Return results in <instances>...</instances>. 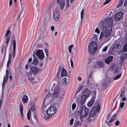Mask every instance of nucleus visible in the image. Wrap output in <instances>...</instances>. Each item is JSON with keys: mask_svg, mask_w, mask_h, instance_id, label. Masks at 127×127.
I'll use <instances>...</instances> for the list:
<instances>
[{"mask_svg": "<svg viewBox=\"0 0 127 127\" xmlns=\"http://www.w3.org/2000/svg\"><path fill=\"white\" fill-rule=\"evenodd\" d=\"M113 23V21L111 18H107L103 21L102 24V31L100 33L99 39L102 38L109 40L110 39Z\"/></svg>", "mask_w": 127, "mask_h": 127, "instance_id": "nucleus-1", "label": "nucleus"}, {"mask_svg": "<svg viewBox=\"0 0 127 127\" xmlns=\"http://www.w3.org/2000/svg\"><path fill=\"white\" fill-rule=\"evenodd\" d=\"M59 105L58 103L55 104V106L50 107L46 111V113L47 115L48 116L46 118V119L48 120L51 117V116L54 114L57 111V108L55 107H58Z\"/></svg>", "mask_w": 127, "mask_h": 127, "instance_id": "nucleus-2", "label": "nucleus"}, {"mask_svg": "<svg viewBox=\"0 0 127 127\" xmlns=\"http://www.w3.org/2000/svg\"><path fill=\"white\" fill-rule=\"evenodd\" d=\"M97 45L96 42L92 41L89 44L88 51L89 53L91 54H94L96 52Z\"/></svg>", "mask_w": 127, "mask_h": 127, "instance_id": "nucleus-3", "label": "nucleus"}, {"mask_svg": "<svg viewBox=\"0 0 127 127\" xmlns=\"http://www.w3.org/2000/svg\"><path fill=\"white\" fill-rule=\"evenodd\" d=\"M53 97L61 99L63 96L62 92L59 89V87L56 86L54 89V91L53 94Z\"/></svg>", "mask_w": 127, "mask_h": 127, "instance_id": "nucleus-4", "label": "nucleus"}, {"mask_svg": "<svg viewBox=\"0 0 127 127\" xmlns=\"http://www.w3.org/2000/svg\"><path fill=\"white\" fill-rule=\"evenodd\" d=\"M79 113L81 117H85L88 115L89 110L85 106H83L81 108Z\"/></svg>", "mask_w": 127, "mask_h": 127, "instance_id": "nucleus-5", "label": "nucleus"}, {"mask_svg": "<svg viewBox=\"0 0 127 127\" xmlns=\"http://www.w3.org/2000/svg\"><path fill=\"white\" fill-rule=\"evenodd\" d=\"M117 115L116 114H114L112 117L111 118L110 117V114H108L107 115L106 119L105 122L107 123V124L109 126L111 125V123L112 121L116 117Z\"/></svg>", "mask_w": 127, "mask_h": 127, "instance_id": "nucleus-6", "label": "nucleus"}, {"mask_svg": "<svg viewBox=\"0 0 127 127\" xmlns=\"http://www.w3.org/2000/svg\"><path fill=\"white\" fill-rule=\"evenodd\" d=\"M35 54L40 59H43L44 57V54L41 50H37L36 51Z\"/></svg>", "mask_w": 127, "mask_h": 127, "instance_id": "nucleus-7", "label": "nucleus"}, {"mask_svg": "<svg viewBox=\"0 0 127 127\" xmlns=\"http://www.w3.org/2000/svg\"><path fill=\"white\" fill-rule=\"evenodd\" d=\"M59 10L58 7H56L54 11V18L55 20L57 21L59 16Z\"/></svg>", "mask_w": 127, "mask_h": 127, "instance_id": "nucleus-8", "label": "nucleus"}, {"mask_svg": "<svg viewBox=\"0 0 127 127\" xmlns=\"http://www.w3.org/2000/svg\"><path fill=\"white\" fill-rule=\"evenodd\" d=\"M90 91L88 89H86L84 91L83 96V98L86 100L90 95Z\"/></svg>", "mask_w": 127, "mask_h": 127, "instance_id": "nucleus-9", "label": "nucleus"}, {"mask_svg": "<svg viewBox=\"0 0 127 127\" xmlns=\"http://www.w3.org/2000/svg\"><path fill=\"white\" fill-rule=\"evenodd\" d=\"M123 13L122 12H117L115 15L114 20L115 21L119 20L123 17Z\"/></svg>", "mask_w": 127, "mask_h": 127, "instance_id": "nucleus-10", "label": "nucleus"}, {"mask_svg": "<svg viewBox=\"0 0 127 127\" xmlns=\"http://www.w3.org/2000/svg\"><path fill=\"white\" fill-rule=\"evenodd\" d=\"M9 71L7 70H6V74L5 76L4 77L3 81L2 82V87L3 88L5 84L7 81V79L8 77Z\"/></svg>", "mask_w": 127, "mask_h": 127, "instance_id": "nucleus-11", "label": "nucleus"}, {"mask_svg": "<svg viewBox=\"0 0 127 127\" xmlns=\"http://www.w3.org/2000/svg\"><path fill=\"white\" fill-rule=\"evenodd\" d=\"M95 95L92 96L91 100L88 102L87 104V106L89 107H91L93 105L95 102Z\"/></svg>", "mask_w": 127, "mask_h": 127, "instance_id": "nucleus-12", "label": "nucleus"}, {"mask_svg": "<svg viewBox=\"0 0 127 127\" xmlns=\"http://www.w3.org/2000/svg\"><path fill=\"white\" fill-rule=\"evenodd\" d=\"M86 99L83 98V97L80 100H78L77 101V105L78 106L81 107L83 104L85 102Z\"/></svg>", "mask_w": 127, "mask_h": 127, "instance_id": "nucleus-13", "label": "nucleus"}, {"mask_svg": "<svg viewBox=\"0 0 127 127\" xmlns=\"http://www.w3.org/2000/svg\"><path fill=\"white\" fill-rule=\"evenodd\" d=\"M113 58V57L112 56H109L104 60L105 63L108 64H109L110 63L112 62Z\"/></svg>", "mask_w": 127, "mask_h": 127, "instance_id": "nucleus-14", "label": "nucleus"}, {"mask_svg": "<svg viewBox=\"0 0 127 127\" xmlns=\"http://www.w3.org/2000/svg\"><path fill=\"white\" fill-rule=\"evenodd\" d=\"M65 5V2L64 0H61L60 2V7L62 10H63Z\"/></svg>", "mask_w": 127, "mask_h": 127, "instance_id": "nucleus-15", "label": "nucleus"}, {"mask_svg": "<svg viewBox=\"0 0 127 127\" xmlns=\"http://www.w3.org/2000/svg\"><path fill=\"white\" fill-rule=\"evenodd\" d=\"M93 108L94 111L96 113L100 109V105L98 104L95 105L91 109Z\"/></svg>", "mask_w": 127, "mask_h": 127, "instance_id": "nucleus-16", "label": "nucleus"}, {"mask_svg": "<svg viewBox=\"0 0 127 127\" xmlns=\"http://www.w3.org/2000/svg\"><path fill=\"white\" fill-rule=\"evenodd\" d=\"M32 56L33 58V60L32 62V64L34 65H36L38 62V59L35 57V55L34 54H33Z\"/></svg>", "mask_w": 127, "mask_h": 127, "instance_id": "nucleus-17", "label": "nucleus"}, {"mask_svg": "<svg viewBox=\"0 0 127 127\" xmlns=\"http://www.w3.org/2000/svg\"><path fill=\"white\" fill-rule=\"evenodd\" d=\"M61 76H66L67 75V72L64 67L62 68V71L61 72Z\"/></svg>", "mask_w": 127, "mask_h": 127, "instance_id": "nucleus-18", "label": "nucleus"}, {"mask_svg": "<svg viewBox=\"0 0 127 127\" xmlns=\"http://www.w3.org/2000/svg\"><path fill=\"white\" fill-rule=\"evenodd\" d=\"M93 108L91 109L90 113L89 116L90 117L92 118L95 116L96 114V113L94 111Z\"/></svg>", "mask_w": 127, "mask_h": 127, "instance_id": "nucleus-19", "label": "nucleus"}, {"mask_svg": "<svg viewBox=\"0 0 127 127\" xmlns=\"http://www.w3.org/2000/svg\"><path fill=\"white\" fill-rule=\"evenodd\" d=\"M82 124V122L78 121H76L73 127H80Z\"/></svg>", "mask_w": 127, "mask_h": 127, "instance_id": "nucleus-20", "label": "nucleus"}, {"mask_svg": "<svg viewBox=\"0 0 127 127\" xmlns=\"http://www.w3.org/2000/svg\"><path fill=\"white\" fill-rule=\"evenodd\" d=\"M20 109L21 117L22 118L23 117L24 115L23 113V107L22 103H21L20 105Z\"/></svg>", "mask_w": 127, "mask_h": 127, "instance_id": "nucleus-21", "label": "nucleus"}, {"mask_svg": "<svg viewBox=\"0 0 127 127\" xmlns=\"http://www.w3.org/2000/svg\"><path fill=\"white\" fill-rule=\"evenodd\" d=\"M28 100V97L25 95H24L22 98V101L23 103H26Z\"/></svg>", "mask_w": 127, "mask_h": 127, "instance_id": "nucleus-22", "label": "nucleus"}, {"mask_svg": "<svg viewBox=\"0 0 127 127\" xmlns=\"http://www.w3.org/2000/svg\"><path fill=\"white\" fill-rule=\"evenodd\" d=\"M124 0H119V4L116 6L117 8H118L122 6L124 3Z\"/></svg>", "mask_w": 127, "mask_h": 127, "instance_id": "nucleus-23", "label": "nucleus"}, {"mask_svg": "<svg viewBox=\"0 0 127 127\" xmlns=\"http://www.w3.org/2000/svg\"><path fill=\"white\" fill-rule=\"evenodd\" d=\"M31 104V110L32 111H34L35 109V106L34 103L33 102H32Z\"/></svg>", "mask_w": 127, "mask_h": 127, "instance_id": "nucleus-24", "label": "nucleus"}, {"mask_svg": "<svg viewBox=\"0 0 127 127\" xmlns=\"http://www.w3.org/2000/svg\"><path fill=\"white\" fill-rule=\"evenodd\" d=\"M120 44L118 43H115L114 44V47L115 49H118L120 47Z\"/></svg>", "mask_w": 127, "mask_h": 127, "instance_id": "nucleus-25", "label": "nucleus"}, {"mask_svg": "<svg viewBox=\"0 0 127 127\" xmlns=\"http://www.w3.org/2000/svg\"><path fill=\"white\" fill-rule=\"evenodd\" d=\"M125 104V103L124 102H121L120 105V107L118 111H119V110H122L123 108L124 105Z\"/></svg>", "mask_w": 127, "mask_h": 127, "instance_id": "nucleus-26", "label": "nucleus"}, {"mask_svg": "<svg viewBox=\"0 0 127 127\" xmlns=\"http://www.w3.org/2000/svg\"><path fill=\"white\" fill-rule=\"evenodd\" d=\"M94 83V81L93 79H92V80H90V79H88L87 81V83L90 85H92Z\"/></svg>", "mask_w": 127, "mask_h": 127, "instance_id": "nucleus-27", "label": "nucleus"}, {"mask_svg": "<svg viewBox=\"0 0 127 127\" xmlns=\"http://www.w3.org/2000/svg\"><path fill=\"white\" fill-rule=\"evenodd\" d=\"M62 84L64 85H65L67 84V79L66 78H64L62 79Z\"/></svg>", "mask_w": 127, "mask_h": 127, "instance_id": "nucleus-28", "label": "nucleus"}, {"mask_svg": "<svg viewBox=\"0 0 127 127\" xmlns=\"http://www.w3.org/2000/svg\"><path fill=\"white\" fill-rule=\"evenodd\" d=\"M84 9L82 10L81 12V23L82 20L83 19L84 17Z\"/></svg>", "mask_w": 127, "mask_h": 127, "instance_id": "nucleus-29", "label": "nucleus"}, {"mask_svg": "<svg viewBox=\"0 0 127 127\" xmlns=\"http://www.w3.org/2000/svg\"><path fill=\"white\" fill-rule=\"evenodd\" d=\"M127 57V54H123L121 56V58L122 60L125 59Z\"/></svg>", "mask_w": 127, "mask_h": 127, "instance_id": "nucleus-30", "label": "nucleus"}, {"mask_svg": "<svg viewBox=\"0 0 127 127\" xmlns=\"http://www.w3.org/2000/svg\"><path fill=\"white\" fill-rule=\"evenodd\" d=\"M10 36H7L6 38V48L7 46H8V44L9 42L10 39Z\"/></svg>", "mask_w": 127, "mask_h": 127, "instance_id": "nucleus-31", "label": "nucleus"}, {"mask_svg": "<svg viewBox=\"0 0 127 127\" xmlns=\"http://www.w3.org/2000/svg\"><path fill=\"white\" fill-rule=\"evenodd\" d=\"M31 68L32 71L33 73L36 72L37 71V68H36L35 67H32Z\"/></svg>", "mask_w": 127, "mask_h": 127, "instance_id": "nucleus-32", "label": "nucleus"}, {"mask_svg": "<svg viewBox=\"0 0 127 127\" xmlns=\"http://www.w3.org/2000/svg\"><path fill=\"white\" fill-rule=\"evenodd\" d=\"M92 41H94L96 40V34H94L92 37Z\"/></svg>", "mask_w": 127, "mask_h": 127, "instance_id": "nucleus-33", "label": "nucleus"}, {"mask_svg": "<svg viewBox=\"0 0 127 127\" xmlns=\"http://www.w3.org/2000/svg\"><path fill=\"white\" fill-rule=\"evenodd\" d=\"M125 92L124 91H123L121 94L120 96V97H122L124 96H125Z\"/></svg>", "mask_w": 127, "mask_h": 127, "instance_id": "nucleus-34", "label": "nucleus"}, {"mask_svg": "<svg viewBox=\"0 0 127 127\" xmlns=\"http://www.w3.org/2000/svg\"><path fill=\"white\" fill-rule=\"evenodd\" d=\"M97 64L100 67H102L103 66V64L100 61H99L97 62Z\"/></svg>", "mask_w": 127, "mask_h": 127, "instance_id": "nucleus-35", "label": "nucleus"}, {"mask_svg": "<svg viewBox=\"0 0 127 127\" xmlns=\"http://www.w3.org/2000/svg\"><path fill=\"white\" fill-rule=\"evenodd\" d=\"M73 46V45H71L69 46L68 47V50L69 52L70 53H71V49L72 47Z\"/></svg>", "mask_w": 127, "mask_h": 127, "instance_id": "nucleus-36", "label": "nucleus"}, {"mask_svg": "<svg viewBox=\"0 0 127 127\" xmlns=\"http://www.w3.org/2000/svg\"><path fill=\"white\" fill-rule=\"evenodd\" d=\"M13 50H15L16 48V42L15 41V39H14L13 40Z\"/></svg>", "mask_w": 127, "mask_h": 127, "instance_id": "nucleus-37", "label": "nucleus"}, {"mask_svg": "<svg viewBox=\"0 0 127 127\" xmlns=\"http://www.w3.org/2000/svg\"><path fill=\"white\" fill-rule=\"evenodd\" d=\"M30 114H31L30 110H29L28 112L27 113V118H28V119L29 120H30Z\"/></svg>", "mask_w": 127, "mask_h": 127, "instance_id": "nucleus-38", "label": "nucleus"}, {"mask_svg": "<svg viewBox=\"0 0 127 127\" xmlns=\"http://www.w3.org/2000/svg\"><path fill=\"white\" fill-rule=\"evenodd\" d=\"M61 69V68L60 66H59L58 68V70L57 72V76H58L59 75H60Z\"/></svg>", "mask_w": 127, "mask_h": 127, "instance_id": "nucleus-39", "label": "nucleus"}, {"mask_svg": "<svg viewBox=\"0 0 127 127\" xmlns=\"http://www.w3.org/2000/svg\"><path fill=\"white\" fill-rule=\"evenodd\" d=\"M20 0V3L21 6V8L22 9V10H21V14H22V12L24 10V7H22V3L21 0Z\"/></svg>", "mask_w": 127, "mask_h": 127, "instance_id": "nucleus-40", "label": "nucleus"}, {"mask_svg": "<svg viewBox=\"0 0 127 127\" xmlns=\"http://www.w3.org/2000/svg\"><path fill=\"white\" fill-rule=\"evenodd\" d=\"M121 74L120 73L119 75H118L115 77L114 78V80H116V79H118L119 78L121 77Z\"/></svg>", "mask_w": 127, "mask_h": 127, "instance_id": "nucleus-41", "label": "nucleus"}, {"mask_svg": "<svg viewBox=\"0 0 127 127\" xmlns=\"http://www.w3.org/2000/svg\"><path fill=\"white\" fill-rule=\"evenodd\" d=\"M67 3L66 5V9H67L68 8L69 6V0H66Z\"/></svg>", "mask_w": 127, "mask_h": 127, "instance_id": "nucleus-42", "label": "nucleus"}, {"mask_svg": "<svg viewBox=\"0 0 127 127\" xmlns=\"http://www.w3.org/2000/svg\"><path fill=\"white\" fill-rule=\"evenodd\" d=\"M76 107V104L75 103H73L72 104V110H74Z\"/></svg>", "mask_w": 127, "mask_h": 127, "instance_id": "nucleus-43", "label": "nucleus"}, {"mask_svg": "<svg viewBox=\"0 0 127 127\" xmlns=\"http://www.w3.org/2000/svg\"><path fill=\"white\" fill-rule=\"evenodd\" d=\"M111 0H106L105 1L103 4V5H105L109 3Z\"/></svg>", "mask_w": 127, "mask_h": 127, "instance_id": "nucleus-44", "label": "nucleus"}, {"mask_svg": "<svg viewBox=\"0 0 127 127\" xmlns=\"http://www.w3.org/2000/svg\"><path fill=\"white\" fill-rule=\"evenodd\" d=\"M33 74L32 72H29L27 74V76H28V77L29 78L30 77L32 76V74Z\"/></svg>", "mask_w": 127, "mask_h": 127, "instance_id": "nucleus-45", "label": "nucleus"}, {"mask_svg": "<svg viewBox=\"0 0 127 127\" xmlns=\"http://www.w3.org/2000/svg\"><path fill=\"white\" fill-rule=\"evenodd\" d=\"M46 25V22H43V23L42 25V27H43V28L44 30L45 29V25Z\"/></svg>", "mask_w": 127, "mask_h": 127, "instance_id": "nucleus-46", "label": "nucleus"}, {"mask_svg": "<svg viewBox=\"0 0 127 127\" xmlns=\"http://www.w3.org/2000/svg\"><path fill=\"white\" fill-rule=\"evenodd\" d=\"M95 32L97 33L98 34H99L100 33V31L99 29L96 28L95 30Z\"/></svg>", "mask_w": 127, "mask_h": 127, "instance_id": "nucleus-47", "label": "nucleus"}, {"mask_svg": "<svg viewBox=\"0 0 127 127\" xmlns=\"http://www.w3.org/2000/svg\"><path fill=\"white\" fill-rule=\"evenodd\" d=\"M45 13L46 14H47L49 15V13H50V11H49V9L48 8H47L46 9H45Z\"/></svg>", "mask_w": 127, "mask_h": 127, "instance_id": "nucleus-48", "label": "nucleus"}, {"mask_svg": "<svg viewBox=\"0 0 127 127\" xmlns=\"http://www.w3.org/2000/svg\"><path fill=\"white\" fill-rule=\"evenodd\" d=\"M120 122L119 121H116L115 123V125L117 126L119 125Z\"/></svg>", "mask_w": 127, "mask_h": 127, "instance_id": "nucleus-49", "label": "nucleus"}, {"mask_svg": "<svg viewBox=\"0 0 127 127\" xmlns=\"http://www.w3.org/2000/svg\"><path fill=\"white\" fill-rule=\"evenodd\" d=\"M11 32L9 30H8L6 33L5 35V37L7 36V35L9 34Z\"/></svg>", "mask_w": 127, "mask_h": 127, "instance_id": "nucleus-50", "label": "nucleus"}, {"mask_svg": "<svg viewBox=\"0 0 127 127\" xmlns=\"http://www.w3.org/2000/svg\"><path fill=\"white\" fill-rule=\"evenodd\" d=\"M127 98V97H126L125 96H124V97H121V101L122 100V101H125Z\"/></svg>", "mask_w": 127, "mask_h": 127, "instance_id": "nucleus-51", "label": "nucleus"}, {"mask_svg": "<svg viewBox=\"0 0 127 127\" xmlns=\"http://www.w3.org/2000/svg\"><path fill=\"white\" fill-rule=\"evenodd\" d=\"M45 51L46 53V55L47 57H48V51L47 49H45Z\"/></svg>", "mask_w": 127, "mask_h": 127, "instance_id": "nucleus-52", "label": "nucleus"}, {"mask_svg": "<svg viewBox=\"0 0 127 127\" xmlns=\"http://www.w3.org/2000/svg\"><path fill=\"white\" fill-rule=\"evenodd\" d=\"M6 48L5 49V48L4 49L3 48L1 50V53L2 54L3 53L4 51V54L5 55L6 53Z\"/></svg>", "mask_w": 127, "mask_h": 127, "instance_id": "nucleus-53", "label": "nucleus"}, {"mask_svg": "<svg viewBox=\"0 0 127 127\" xmlns=\"http://www.w3.org/2000/svg\"><path fill=\"white\" fill-rule=\"evenodd\" d=\"M12 3V0H10L9 2V9L10 8V7L11 6Z\"/></svg>", "mask_w": 127, "mask_h": 127, "instance_id": "nucleus-54", "label": "nucleus"}, {"mask_svg": "<svg viewBox=\"0 0 127 127\" xmlns=\"http://www.w3.org/2000/svg\"><path fill=\"white\" fill-rule=\"evenodd\" d=\"M11 60L8 59L7 64V67H8L9 65L11 62Z\"/></svg>", "mask_w": 127, "mask_h": 127, "instance_id": "nucleus-55", "label": "nucleus"}, {"mask_svg": "<svg viewBox=\"0 0 127 127\" xmlns=\"http://www.w3.org/2000/svg\"><path fill=\"white\" fill-rule=\"evenodd\" d=\"M74 119L72 118L70 121V125H72L73 124V122L74 121Z\"/></svg>", "mask_w": 127, "mask_h": 127, "instance_id": "nucleus-56", "label": "nucleus"}, {"mask_svg": "<svg viewBox=\"0 0 127 127\" xmlns=\"http://www.w3.org/2000/svg\"><path fill=\"white\" fill-rule=\"evenodd\" d=\"M115 66V65L114 64H112L111 66L110 69L112 70H113L114 69V67Z\"/></svg>", "mask_w": 127, "mask_h": 127, "instance_id": "nucleus-57", "label": "nucleus"}, {"mask_svg": "<svg viewBox=\"0 0 127 127\" xmlns=\"http://www.w3.org/2000/svg\"><path fill=\"white\" fill-rule=\"evenodd\" d=\"M34 77H33L32 76L30 77L29 78V80H30L31 81H32L34 79Z\"/></svg>", "mask_w": 127, "mask_h": 127, "instance_id": "nucleus-58", "label": "nucleus"}, {"mask_svg": "<svg viewBox=\"0 0 127 127\" xmlns=\"http://www.w3.org/2000/svg\"><path fill=\"white\" fill-rule=\"evenodd\" d=\"M70 62L71 63V67L72 68L73 67V62L71 59L70 60Z\"/></svg>", "mask_w": 127, "mask_h": 127, "instance_id": "nucleus-59", "label": "nucleus"}, {"mask_svg": "<svg viewBox=\"0 0 127 127\" xmlns=\"http://www.w3.org/2000/svg\"><path fill=\"white\" fill-rule=\"evenodd\" d=\"M124 6L125 7L127 6V0H125L124 4Z\"/></svg>", "mask_w": 127, "mask_h": 127, "instance_id": "nucleus-60", "label": "nucleus"}, {"mask_svg": "<svg viewBox=\"0 0 127 127\" xmlns=\"http://www.w3.org/2000/svg\"><path fill=\"white\" fill-rule=\"evenodd\" d=\"M107 48V46H106L103 49V52H105L106 51Z\"/></svg>", "mask_w": 127, "mask_h": 127, "instance_id": "nucleus-61", "label": "nucleus"}, {"mask_svg": "<svg viewBox=\"0 0 127 127\" xmlns=\"http://www.w3.org/2000/svg\"><path fill=\"white\" fill-rule=\"evenodd\" d=\"M15 50H13V52L12 54V56L14 58L15 56Z\"/></svg>", "mask_w": 127, "mask_h": 127, "instance_id": "nucleus-62", "label": "nucleus"}, {"mask_svg": "<svg viewBox=\"0 0 127 127\" xmlns=\"http://www.w3.org/2000/svg\"><path fill=\"white\" fill-rule=\"evenodd\" d=\"M21 14V13H20V14L19 15H18L17 17V20L18 21H19V19H20Z\"/></svg>", "mask_w": 127, "mask_h": 127, "instance_id": "nucleus-63", "label": "nucleus"}, {"mask_svg": "<svg viewBox=\"0 0 127 127\" xmlns=\"http://www.w3.org/2000/svg\"><path fill=\"white\" fill-rule=\"evenodd\" d=\"M12 58V55L11 53H10L9 54L8 59L11 60Z\"/></svg>", "mask_w": 127, "mask_h": 127, "instance_id": "nucleus-64", "label": "nucleus"}]
</instances>
